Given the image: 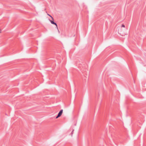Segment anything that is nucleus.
Segmentation results:
<instances>
[{
    "mask_svg": "<svg viewBox=\"0 0 146 146\" xmlns=\"http://www.w3.org/2000/svg\"><path fill=\"white\" fill-rule=\"evenodd\" d=\"M47 15H48L51 18V19L52 20H49V21H50V22H51V23L52 24H54V25H55L56 26V27L57 29H58V27H57V25L56 24V23H54L53 21L54 20L53 18L52 17L51 15H50L49 14H47Z\"/></svg>",
    "mask_w": 146,
    "mask_h": 146,
    "instance_id": "nucleus-1",
    "label": "nucleus"
},
{
    "mask_svg": "<svg viewBox=\"0 0 146 146\" xmlns=\"http://www.w3.org/2000/svg\"><path fill=\"white\" fill-rule=\"evenodd\" d=\"M63 110H61L60 111H59V113H58V114L57 116L56 117V119L58 118V117H60V116L61 115H62V114L63 113Z\"/></svg>",
    "mask_w": 146,
    "mask_h": 146,
    "instance_id": "nucleus-2",
    "label": "nucleus"
},
{
    "mask_svg": "<svg viewBox=\"0 0 146 146\" xmlns=\"http://www.w3.org/2000/svg\"><path fill=\"white\" fill-rule=\"evenodd\" d=\"M121 27H123V28L125 27V25H121Z\"/></svg>",
    "mask_w": 146,
    "mask_h": 146,
    "instance_id": "nucleus-3",
    "label": "nucleus"
},
{
    "mask_svg": "<svg viewBox=\"0 0 146 146\" xmlns=\"http://www.w3.org/2000/svg\"><path fill=\"white\" fill-rule=\"evenodd\" d=\"M56 27V28H57ZM57 29V30H58V29Z\"/></svg>",
    "mask_w": 146,
    "mask_h": 146,
    "instance_id": "nucleus-4",
    "label": "nucleus"
},
{
    "mask_svg": "<svg viewBox=\"0 0 146 146\" xmlns=\"http://www.w3.org/2000/svg\"><path fill=\"white\" fill-rule=\"evenodd\" d=\"M1 33V31L0 30V33Z\"/></svg>",
    "mask_w": 146,
    "mask_h": 146,
    "instance_id": "nucleus-5",
    "label": "nucleus"
}]
</instances>
